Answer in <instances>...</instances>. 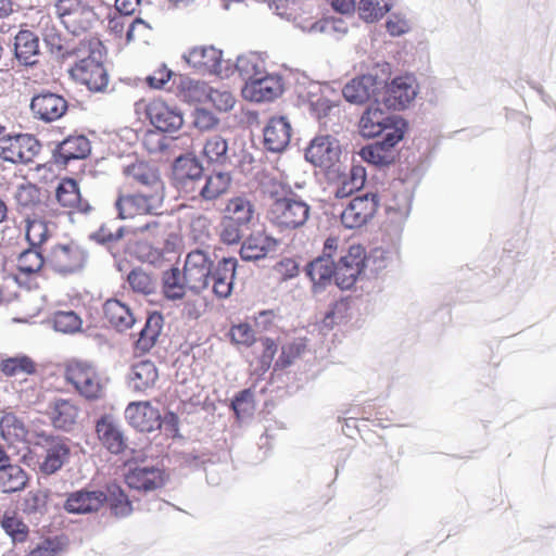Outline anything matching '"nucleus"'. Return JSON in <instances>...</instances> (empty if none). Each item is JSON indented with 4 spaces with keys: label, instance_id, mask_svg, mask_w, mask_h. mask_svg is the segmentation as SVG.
Wrapping results in <instances>:
<instances>
[{
    "label": "nucleus",
    "instance_id": "22",
    "mask_svg": "<svg viewBox=\"0 0 556 556\" xmlns=\"http://www.w3.org/2000/svg\"><path fill=\"white\" fill-rule=\"evenodd\" d=\"M416 84L413 76L404 75L392 79L387 86L386 101L395 110L406 108L416 97Z\"/></svg>",
    "mask_w": 556,
    "mask_h": 556
},
{
    "label": "nucleus",
    "instance_id": "1",
    "mask_svg": "<svg viewBox=\"0 0 556 556\" xmlns=\"http://www.w3.org/2000/svg\"><path fill=\"white\" fill-rule=\"evenodd\" d=\"M75 52L80 60L71 68L72 77L85 85L90 91H102L109 84L108 72L103 65L105 47L98 37H88L79 41Z\"/></svg>",
    "mask_w": 556,
    "mask_h": 556
},
{
    "label": "nucleus",
    "instance_id": "37",
    "mask_svg": "<svg viewBox=\"0 0 556 556\" xmlns=\"http://www.w3.org/2000/svg\"><path fill=\"white\" fill-rule=\"evenodd\" d=\"M412 198L407 191L394 193L387 202V220L390 225L401 226L410 213Z\"/></svg>",
    "mask_w": 556,
    "mask_h": 556
},
{
    "label": "nucleus",
    "instance_id": "12",
    "mask_svg": "<svg viewBox=\"0 0 556 556\" xmlns=\"http://www.w3.org/2000/svg\"><path fill=\"white\" fill-rule=\"evenodd\" d=\"M379 199L376 193H366L353 198L341 213L345 228L354 229L366 225L376 214Z\"/></svg>",
    "mask_w": 556,
    "mask_h": 556
},
{
    "label": "nucleus",
    "instance_id": "6",
    "mask_svg": "<svg viewBox=\"0 0 556 556\" xmlns=\"http://www.w3.org/2000/svg\"><path fill=\"white\" fill-rule=\"evenodd\" d=\"M253 68L251 60H240V68L248 76V80L242 89V94L245 99L254 102L273 101L278 98L283 91L282 79L278 75L265 74L255 71L253 74L249 73V65Z\"/></svg>",
    "mask_w": 556,
    "mask_h": 556
},
{
    "label": "nucleus",
    "instance_id": "53",
    "mask_svg": "<svg viewBox=\"0 0 556 556\" xmlns=\"http://www.w3.org/2000/svg\"><path fill=\"white\" fill-rule=\"evenodd\" d=\"M162 427L160 412L148 402H141V432H152Z\"/></svg>",
    "mask_w": 556,
    "mask_h": 556
},
{
    "label": "nucleus",
    "instance_id": "36",
    "mask_svg": "<svg viewBox=\"0 0 556 556\" xmlns=\"http://www.w3.org/2000/svg\"><path fill=\"white\" fill-rule=\"evenodd\" d=\"M27 480V473L21 466L9 464V462L0 466V490L2 492L21 491L25 488Z\"/></svg>",
    "mask_w": 556,
    "mask_h": 556
},
{
    "label": "nucleus",
    "instance_id": "42",
    "mask_svg": "<svg viewBox=\"0 0 556 556\" xmlns=\"http://www.w3.org/2000/svg\"><path fill=\"white\" fill-rule=\"evenodd\" d=\"M188 286L178 267L165 270L162 276V291L168 300H181L186 295Z\"/></svg>",
    "mask_w": 556,
    "mask_h": 556
},
{
    "label": "nucleus",
    "instance_id": "43",
    "mask_svg": "<svg viewBox=\"0 0 556 556\" xmlns=\"http://www.w3.org/2000/svg\"><path fill=\"white\" fill-rule=\"evenodd\" d=\"M47 266V255L43 256L37 248L24 250L17 257L16 268L20 274L33 276Z\"/></svg>",
    "mask_w": 556,
    "mask_h": 556
},
{
    "label": "nucleus",
    "instance_id": "52",
    "mask_svg": "<svg viewBox=\"0 0 556 556\" xmlns=\"http://www.w3.org/2000/svg\"><path fill=\"white\" fill-rule=\"evenodd\" d=\"M218 59H219V51H217L213 47L194 48L189 53V61L193 62L195 65L205 66V67L215 66Z\"/></svg>",
    "mask_w": 556,
    "mask_h": 556
},
{
    "label": "nucleus",
    "instance_id": "24",
    "mask_svg": "<svg viewBox=\"0 0 556 556\" xmlns=\"http://www.w3.org/2000/svg\"><path fill=\"white\" fill-rule=\"evenodd\" d=\"M43 446L46 456L39 467L45 475H52L60 470L68 459L71 450L65 440L59 437L45 438Z\"/></svg>",
    "mask_w": 556,
    "mask_h": 556
},
{
    "label": "nucleus",
    "instance_id": "21",
    "mask_svg": "<svg viewBox=\"0 0 556 556\" xmlns=\"http://www.w3.org/2000/svg\"><path fill=\"white\" fill-rule=\"evenodd\" d=\"M79 406L68 399H55L48 407L47 415L54 428L71 431L77 424Z\"/></svg>",
    "mask_w": 556,
    "mask_h": 556
},
{
    "label": "nucleus",
    "instance_id": "64",
    "mask_svg": "<svg viewBox=\"0 0 556 556\" xmlns=\"http://www.w3.org/2000/svg\"><path fill=\"white\" fill-rule=\"evenodd\" d=\"M278 270L283 275L285 278H292L299 274V266L292 258H285L279 262Z\"/></svg>",
    "mask_w": 556,
    "mask_h": 556
},
{
    "label": "nucleus",
    "instance_id": "50",
    "mask_svg": "<svg viewBox=\"0 0 556 556\" xmlns=\"http://www.w3.org/2000/svg\"><path fill=\"white\" fill-rule=\"evenodd\" d=\"M169 476L168 473L161 468H142L141 469V490L152 491L156 489H162Z\"/></svg>",
    "mask_w": 556,
    "mask_h": 556
},
{
    "label": "nucleus",
    "instance_id": "8",
    "mask_svg": "<svg viewBox=\"0 0 556 556\" xmlns=\"http://www.w3.org/2000/svg\"><path fill=\"white\" fill-rule=\"evenodd\" d=\"M214 261L208 253L194 249L186 255L184 264V279L188 289L193 293H201L210 287V275L214 268Z\"/></svg>",
    "mask_w": 556,
    "mask_h": 556
},
{
    "label": "nucleus",
    "instance_id": "20",
    "mask_svg": "<svg viewBox=\"0 0 556 556\" xmlns=\"http://www.w3.org/2000/svg\"><path fill=\"white\" fill-rule=\"evenodd\" d=\"M38 363L27 354L17 353L0 361V372L15 381L26 382L38 374Z\"/></svg>",
    "mask_w": 556,
    "mask_h": 556
},
{
    "label": "nucleus",
    "instance_id": "30",
    "mask_svg": "<svg viewBox=\"0 0 556 556\" xmlns=\"http://www.w3.org/2000/svg\"><path fill=\"white\" fill-rule=\"evenodd\" d=\"M0 434L9 446L21 451L26 447L28 430L14 414H4L0 419Z\"/></svg>",
    "mask_w": 556,
    "mask_h": 556
},
{
    "label": "nucleus",
    "instance_id": "9",
    "mask_svg": "<svg viewBox=\"0 0 556 556\" xmlns=\"http://www.w3.org/2000/svg\"><path fill=\"white\" fill-rule=\"evenodd\" d=\"M366 258V250L362 245H351L334 264L336 285L342 290L351 289L364 271Z\"/></svg>",
    "mask_w": 556,
    "mask_h": 556
},
{
    "label": "nucleus",
    "instance_id": "54",
    "mask_svg": "<svg viewBox=\"0 0 556 556\" xmlns=\"http://www.w3.org/2000/svg\"><path fill=\"white\" fill-rule=\"evenodd\" d=\"M206 102L211 103L216 110L227 112L235 105V97L228 90L214 89L210 87Z\"/></svg>",
    "mask_w": 556,
    "mask_h": 556
},
{
    "label": "nucleus",
    "instance_id": "34",
    "mask_svg": "<svg viewBox=\"0 0 556 556\" xmlns=\"http://www.w3.org/2000/svg\"><path fill=\"white\" fill-rule=\"evenodd\" d=\"M103 315L105 320L118 331H125L136 323L129 306L116 299H110L104 303Z\"/></svg>",
    "mask_w": 556,
    "mask_h": 556
},
{
    "label": "nucleus",
    "instance_id": "17",
    "mask_svg": "<svg viewBox=\"0 0 556 556\" xmlns=\"http://www.w3.org/2000/svg\"><path fill=\"white\" fill-rule=\"evenodd\" d=\"M139 184V174L136 164L128 165L124 169V182L119 189L116 202L118 216L122 219L135 218L139 214V200L131 193V188Z\"/></svg>",
    "mask_w": 556,
    "mask_h": 556
},
{
    "label": "nucleus",
    "instance_id": "7",
    "mask_svg": "<svg viewBox=\"0 0 556 556\" xmlns=\"http://www.w3.org/2000/svg\"><path fill=\"white\" fill-rule=\"evenodd\" d=\"M41 144L29 134L0 137V159L12 164H27L39 154Z\"/></svg>",
    "mask_w": 556,
    "mask_h": 556
},
{
    "label": "nucleus",
    "instance_id": "19",
    "mask_svg": "<svg viewBox=\"0 0 556 556\" xmlns=\"http://www.w3.org/2000/svg\"><path fill=\"white\" fill-rule=\"evenodd\" d=\"M56 202L68 214L87 213L90 210L89 202L81 197L80 188L74 178L64 177L55 188Z\"/></svg>",
    "mask_w": 556,
    "mask_h": 556
},
{
    "label": "nucleus",
    "instance_id": "57",
    "mask_svg": "<svg viewBox=\"0 0 556 556\" xmlns=\"http://www.w3.org/2000/svg\"><path fill=\"white\" fill-rule=\"evenodd\" d=\"M210 87L200 81H190L184 90L185 98L194 103H206Z\"/></svg>",
    "mask_w": 556,
    "mask_h": 556
},
{
    "label": "nucleus",
    "instance_id": "55",
    "mask_svg": "<svg viewBox=\"0 0 556 556\" xmlns=\"http://www.w3.org/2000/svg\"><path fill=\"white\" fill-rule=\"evenodd\" d=\"M229 337L232 343L251 346L255 342V333L248 323L233 325L229 330Z\"/></svg>",
    "mask_w": 556,
    "mask_h": 556
},
{
    "label": "nucleus",
    "instance_id": "48",
    "mask_svg": "<svg viewBox=\"0 0 556 556\" xmlns=\"http://www.w3.org/2000/svg\"><path fill=\"white\" fill-rule=\"evenodd\" d=\"M51 324L54 330L62 333H75L81 328L80 317L73 311H59L53 314Z\"/></svg>",
    "mask_w": 556,
    "mask_h": 556
},
{
    "label": "nucleus",
    "instance_id": "46",
    "mask_svg": "<svg viewBox=\"0 0 556 556\" xmlns=\"http://www.w3.org/2000/svg\"><path fill=\"white\" fill-rule=\"evenodd\" d=\"M163 328V316L161 313L154 312L150 314L146 320L144 327L141 329V350H150L156 342Z\"/></svg>",
    "mask_w": 556,
    "mask_h": 556
},
{
    "label": "nucleus",
    "instance_id": "2",
    "mask_svg": "<svg viewBox=\"0 0 556 556\" xmlns=\"http://www.w3.org/2000/svg\"><path fill=\"white\" fill-rule=\"evenodd\" d=\"M98 0H55L54 13L61 24L73 35L91 30L99 22L96 13Z\"/></svg>",
    "mask_w": 556,
    "mask_h": 556
},
{
    "label": "nucleus",
    "instance_id": "18",
    "mask_svg": "<svg viewBox=\"0 0 556 556\" xmlns=\"http://www.w3.org/2000/svg\"><path fill=\"white\" fill-rule=\"evenodd\" d=\"M146 113L151 124L161 132L176 131L184 124L181 113L162 100L150 102L146 108Z\"/></svg>",
    "mask_w": 556,
    "mask_h": 556
},
{
    "label": "nucleus",
    "instance_id": "3",
    "mask_svg": "<svg viewBox=\"0 0 556 556\" xmlns=\"http://www.w3.org/2000/svg\"><path fill=\"white\" fill-rule=\"evenodd\" d=\"M273 202L267 217L281 229H295L303 226L309 217V206L291 190L285 194L277 191L271 194Z\"/></svg>",
    "mask_w": 556,
    "mask_h": 556
},
{
    "label": "nucleus",
    "instance_id": "23",
    "mask_svg": "<svg viewBox=\"0 0 556 556\" xmlns=\"http://www.w3.org/2000/svg\"><path fill=\"white\" fill-rule=\"evenodd\" d=\"M39 37L29 29L21 28L14 37V56L23 66H34L39 60Z\"/></svg>",
    "mask_w": 556,
    "mask_h": 556
},
{
    "label": "nucleus",
    "instance_id": "33",
    "mask_svg": "<svg viewBox=\"0 0 556 556\" xmlns=\"http://www.w3.org/2000/svg\"><path fill=\"white\" fill-rule=\"evenodd\" d=\"M90 142L85 136H70L64 139L54 151L56 163L66 165L70 161L88 156Z\"/></svg>",
    "mask_w": 556,
    "mask_h": 556
},
{
    "label": "nucleus",
    "instance_id": "47",
    "mask_svg": "<svg viewBox=\"0 0 556 556\" xmlns=\"http://www.w3.org/2000/svg\"><path fill=\"white\" fill-rule=\"evenodd\" d=\"M391 9V0H361L358 14L362 20L372 23L383 17Z\"/></svg>",
    "mask_w": 556,
    "mask_h": 556
},
{
    "label": "nucleus",
    "instance_id": "61",
    "mask_svg": "<svg viewBox=\"0 0 556 556\" xmlns=\"http://www.w3.org/2000/svg\"><path fill=\"white\" fill-rule=\"evenodd\" d=\"M164 136L162 132L149 130L144 134L143 144L149 152L162 151L165 148Z\"/></svg>",
    "mask_w": 556,
    "mask_h": 556
},
{
    "label": "nucleus",
    "instance_id": "41",
    "mask_svg": "<svg viewBox=\"0 0 556 556\" xmlns=\"http://www.w3.org/2000/svg\"><path fill=\"white\" fill-rule=\"evenodd\" d=\"M254 206L245 197H235L228 200L224 210V218L247 226L253 218Z\"/></svg>",
    "mask_w": 556,
    "mask_h": 556
},
{
    "label": "nucleus",
    "instance_id": "60",
    "mask_svg": "<svg viewBox=\"0 0 556 556\" xmlns=\"http://www.w3.org/2000/svg\"><path fill=\"white\" fill-rule=\"evenodd\" d=\"M217 118L206 110L198 109L194 114V126L200 130H210L217 125Z\"/></svg>",
    "mask_w": 556,
    "mask_h": 556
},
{
    "label": "nucleus",
    "instance_id": "4",
    "mask_svg": "<svg viewBox=\"0 0 556 556\" xmlns=\"http://www.w3.org/2000/svg\"><path fill=\"white\" fill-rule=\"evenodd\" d=\"M64 379L83 397L96 401L104 395V383L94 366L85 361L71 359L64 365Z\"/></svg>",
    "mask_w": 556,
    "mask_h": 556
},
{
    "label": "nucleus",
    "instance_id": "38",
    "mask_svg": "<svg viewBox=\"0 0 556 556\" xmlns=\"http://www.w3.org/2000/svg\"><path fill=\"white\" fill-rule=\"evenodd\" d=\"M17 206L23 212L42 211L46 203L42 199L41 189L34 184L27 182L18 186L15 193Z\"/></svg>",
    "mask_w": 556,
    "mask_h": 556
},
{
    "label": "nucleus",
    "instance_id": "56",
    "mask_svg": "<svg viewBox=\"0 0 556 556\" xmlns=\"http://www.w3.org/2000/svg\"><path fill=\"white\" fill-rule=\"evenodd\" d=\"M305 345L300 342L285 344L281 354L276 363L277 367L286 368L290 366L304 352Z\"/></svg>",
    "mask_w": 556,
    "mask_h": 556
},
{
    "label": "nucleus",
    "instance_id": "25",
    "mask_svg": "<svg viewBox=\"0 0 556 556\" xmlns=\"http://www.w3.org/2000/svg\"><path fill=\"white\" fill-rule=\"evenodd\" d=\"M339 148L330 136L316 137L306 149V160L315 166L331 167L339 157Z\"/></svg>",
    "mask_w": 556,
    "mask_h": 556
},
{
    "label": "nucleus",
    "instance_id": "27",
    "mask_svg": "<svg viewBox=\"0 0 556 556\" xmlns=\"http://www.w3.org/2000/svg\"><path fill=\"white\" fill-rule=\"evenodd\" d=\"M164 199V185L159 175L152 173L151 179L147 180L144 173H141V213L157 214Z\"/></svg>",
    "mask_w": 556,
    "mask_h": 556
},
{
    "label": "nucleus",
    "instance_id": "32",
    "mask_svg": "<svg viewBox=\"0 0 556 556\" xmlns=\"http://www.w3.org/2000/svg\"><path fill=\"white\" fill-rule=\"evenodd\" d=\"M378 90V81L371 75H362L348 83L342 93L346 101L351 103L362 104L369 101L376 96Z\"/></svg>",
    "mask_w": 556,
    "mask_h": 556
},
{
    "label": "nucleus",
    "instance_id": "26",
    "mask_svg": "<svg viewBox=\"0 0 556 556\" xmlns=\"http://www.w3.org/2000/svg\"><path fill=\"white\" fill-rule=\"evenodd\" d=\"M291 139V125L283 116L271 117L264 128V144L273 152L283 151Z\"/></svg>",
    "mask_w": 556,
    "mask_h": 556
},
{
    "label": "nucleus",
    "instance_id": "14",
    "mask_svg": "<svg viewBox=\"0 0 556 556\" xmlns=\"http://www.w3.org/2000/svg\"><path fill=\"white\" fill-rule=\"evenodd\" d=\"M404 130L392 128L391 132H387L382 141L363 147L359 156L363 161L375 166H387L394 162V147L403 139Z\"/></svg>",
    "mask_w": 556,
    "mask_h": 556
},
{
    "label": "nucleus",
    "instance_id": "28",
    "mask_svg": "<svg viewBox=\"0 0 556 556\" xmlns=\"http://www.w3.org/2000/svg\"><path fill=\"white\" fill-rule=\"evenodd\" d=\"M277 241L264 231L251 233L242 243L240 256L244 261H257L276 251Z\"/></svg>",
    "mask_w": 556,
    "mask_h": 556
},
{
    "label": "nucleus",
    "instance_id": "63",
    "mask_svg": "<svg viewBox=\"0 0 556 556\" xmlns=\"http://www.w3.org/2000/svg\"><path fill=\"white\" fill-rule=\"evenodd\" d=\"M387 30L392 36H400L407 31L408 24L405 18L392 15L386 23Z\"/></svg>",
    "mask_w": 556,
    "mask_h": 556
},
{
    "label": "nucleus",
    "instance_id": "49",
    "mask_svg": "<svg viewBox=\"0 0 556 556\" xmlns=\"http://www.w3.org/2000/svg\"><path fill=\"white\" fill-rule=\"evenodd\" d=\"M67 543L59 536L46 538L31 548L25 556H61Z\"/></svg>",
    "mask_w": 556,
    "mask_h": 556
},
{
    "label": "nucleus",
    "instance_id": "31",
    "mask_svg": "<svg viewBox=\"0 0 556 556\" xmlns=\"http://www.w3.org/2000/svg\"><path fill=\"white\" fill-rule=\"evenodd\" d=\"M305 271L312 281V290L315 293L325 290L332 279L336 280L334 262L326 256H318L309 262Z\"/></svg>",
    "mask_w": 556,
    "mask_h": 556
},
{
    "label": "nucleus",
    "instance_id": "10",
    "mask_svg": "<svg viewBox=\"0 0 556 556\" xmlns=\"http://www.w3.org/2000/svg\"><path fill=\"white\" fill-rule=\"evenodd\" d=\"M203 167L195 157L179 156L173 165V184L186 197L195 199L202 180Z\"/></svg>",
    "mask_w": 556,
    "mask_h": 556
},
{
    "label": "nucleus",
    "instance_id": "44",
    "mask_svg": "<svg viewBox=\"0 0 556 556\" xmlns=\"http://www.w3.org/2000/svg\"><path fill=\"white\" fill-rule=\"evenodd\" d=\"M227 151L228 144L226 139L219 135H214L205 139L202 149V156L208 164H224L228 159Z\"/></svg>",
    "mask_w": 556,
    "mask_h": 556
},
{
    "label": "nucleus",
    "instance_id": "45",
    "mask_svg": "<svg viewBox=\"0 0 556 556\" xmlns=\"http://www.w3.org/2000/svg\"><path fill=\"white\" fill-rule=\"evenodd\" d=\"M139 23V16L127 17L118 14L110 18L109 29L119 39H124V43H129L135 40L134 31Z\"/></svg>",
    "mask_w": 556,
    "mask_h": 556
},
{
    "label": "nucleus",
    "instance_id": "29",
    "mask_svg": "<svg viewBox=\"0 0 556 556\" xmlns=\"http://www.w3.org/2000/svg\"><path fill=\"white\" fill-rule=\"evenodd\" d=\"M106 501V494L103 491H77L71 493L65 502V509L68 513L86 514L97 511Z\"/></svg>",
    "mask_w": 556,
    "mask_h": 556
},
{
    "label": "nucleus",
    "instance_id": "51",
    "mask_svg": "<svg viewBox=\"0 0 556 556\" xmlns=\"http://www.w3.org/2000/svg\"><path fill=\"white\" fill-rule=\"evenodd\" d=\"M243 227H244V225H242V224L235 223L232 220H229V219L223 217L222 223H220V233H219L220 241L228 245L239 243L243 236V233H242Z\"/></svg>",
    "mask_w": 556,
    "mask_h": 556
},
{
    "label": "nucleus",
    "instance_id": "16",
    "mask_svg": "<svg viewBox=\"0 0 556 556\" xmlns=\"http://www.w3.org/2000/svg\"><path fill=\"white\" fill-rule=\"evenodd\" d=\"M67 108V101L62 96L50 91L38 93L30 101L33 115L46 123L60 119Z\"/></svg>",
    "mask_w": 556,
    "mask_h": 556
},
{
    "label": "nucleus",
    "instance_id": "59",
    "mask_svg": "<svg viewBox=\"0 0 556 556\" xmlns=\"http://www.w3.org/2000/svg\"><path fill=\"white\" fill-rule=\"evenodd\" d=\"M261 344L263 348V351H262V354L260 357L261 368L266 370L270 367V365L274 361V357L277 353V344L270 338L261 339Z\"/></svg>",
    "mask_w": 556,
    "mask_h": 556
},
{
    "label": "nucleus",
    "instance_id": "13",
    "mask_svg": "<svg viewBox=\"0 0 556 556\" xmlns=\"http://www.w3.org/2000/svg\"><path fill=\"white\" fill-rule=\"evenodd\" d=\"M94 432L100 445L111 454L119 455L128 447L127 437L111 414H104L96 420Z\"/></svg>",
    "mask_w": 556,
    "mask_h": 556
},
{
    "label": "nucleus",
    "instance_id": "35",
    "mask_svg": "<svg viewBox=\"0 0 556 556\" xmlns=\"http://www.w3.org/2000/svg\"><path fill=\"white\" fill-rule=\"evenodd\" d=\"M231 180L229 173L214 172L206 177L203 184L200 182L195 195L198 194L204 201H214L228 191Z\"/></svg>",
    "mask_w": 556,
    "mask_h": 556
},
{
    "label": "nucleus",
    "instance_id": "40",
    "mask_svg": "<svg viewBox=\"0 0 556 556\" xmlns=\"http://www.w3.org/2000/svg\"><path fill=\"white\" fill-rule=\"evenodd\" d=\"M0 525L14 543H24L27 541L29 528L16 510H5L1 516Z\"/></svg>",
    "mask_w": 556,
    "mask_h": 556
},
{
    "label": "nucleus",
    "instance_id": "39",
    "mask_svg": "<svg viewBox=\"0 0 556 556\" xmlns=\"http://www.w3.org/2000/svg\"><path fill=\"white\" fill-rule=\"evenodd\" d=\"M52 236L50 224L37 216L27 215L25 218V238L30 248L39 249Z\"/></svg>",
    "mask_w": 556,
    "mask_h": 556
},
{
    "label": "nucleus",
    "instance_id": "5",
    "mask_svg": "<svg viewBox=\"0 0 556 556\" xmlns=\"http://www.w3.org/2000/svg\"><path fill=\"white\" fill-rule=\"evenodd\" d=\"M87 262V251L75 240L56 242L47 253V267L61 276L81 271Z\"/></svg>",
    "mask_w": 556,
    "mask_h": 556
},
{
    "label": "nucleus",
    "instance_id": "11",
    "mask_svg": "<svg viewBox=\"0 0 556 556\" xmlns=\"http://www.w3.org/2000/svg\"><path fill=\"white\" fill-rule=\"evenodd\" d=\"M405 122L402 118L391 115L388 111L370 105L362 115L359 129L364 137L374 138L381 134L391 132L392 128H400L405 131Z\"/></svg>",
    "mask_w": 556,
    "mask_h": 556
},
{
    "label": "nucleus",
    "instance_id": "15",
    "mask_svg": "<svg viewBox=\"0 0 556 556\" xmlns=\"http://www.w3.org/2000/svg\"><path fill=\"white\" fill-rule=\"evenodd\" d=\"M238 261L236 257H223L219 260L211 275L210 286L212 293L219 300L228 299L233 290Z\"/></svg>",
    "mask_w": 556,
    "mask_h": 556
},
{
    "label": "nucleus",
    "instance_id": "58",
    "mask_svg": "<svg viewBox=\"0 0 556 556\" xmlns=\"http://www.w3.org/2000/svg\"><path fill=\"white\" fill-rule=\"evenodd\" d=\"M165 260L164 249L161 247H153L146 242L141 244V261L152 265H161Z\"/></svg>",
    "mask_w": 556,
    "mask_h": 556
},
{
    "label": "nucleus",
    "instance_id": "62",
    "mask_svg": "<svg viewBox=\"0 0 556 556\" xmlns=\"http://www.w3.org/2000/svg\"><path fill=\"white\" fill-rule=\"evenodd\" d=\"M170 76L172 72L163 66L155 71L153 75L147 76L146 81L151 88L160 89L170 79Z\"/></svg>",
    "mask_w": 556,
    "mask_h": 556
}]
</instances>
